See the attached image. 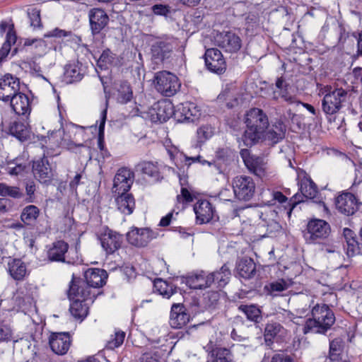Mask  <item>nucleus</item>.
<instances>
[{
	"instance_id": "6",
	"label": "nucleus",
	"mask_w": 362,
	"mask_h": 362,
	"mask_svg": "<svg viewBox=\"0 0 362 362\" xmlns=\"http://www.w3.org/2000/svg\"><path fill=\"white\" fill-rule=\"evenodd\" d=\"M331 232L329 224L322 219H313L307 225L304 238L308 243H320Z\"/></svg>"
},
{
	"instance_id": "55",
	"label": "nucleus",
	"mask_w": 362,
	"mask_h": 362,
	"mask_svg": "<svg viewBox=\"0 0 362 362\" xmlns=\"http://www.w3.org/2000/svg\"><path fill=\"white\" fill-rule=\"evenodd\" d=\"M28 169V165L26 163H16L15 166L8 167V172L11 175H22Z\"/></svg>"
},
{
	"instance_id": "4",
	"label": "nucleus",
	"mask_w": 362,
	"mask_h": 362,
	"mask_svg": "<svg viewBox=\"0 0 362 362\" xmlns=\"http://www.w3.org/2000/svg\"><path fill=\"white\" fill-rule=\"evenodd\" d=\"M176 43L173 37H157L151 44L152 62L158 65L170 64L175 54Z\"/></svg>"
},
{
	"instance_id": "12",
	"label": "nucleus",
	"mask_w": 362,
	"mask_h": 362,
	"mask_svg": "<svg viewBox=\"0 0 362 362\" xmlns=\"http://www.w3.org/2000/svg\"><path fill=\"white\" fill-rule=\"evenodd\" d=\"M215 43L227 52L235 53L242 47L240 37L233 32L220 33L215 37Z\"/></svg>"
},
{
	"instance_id": "25",
	"label": "nucleus",
	"mask_w": 362,
	"mask_h": 362,
	"mask_svg": "<svg viewBox=\"0 0 362 362\" xmlns=\"http://www.w3.org/2000/svg\"><path fill=\"white\" fill-rule=\"evenodd\" d=\"M258 216L264 223L263 225L267 228L269 233H272L279 231L281 228L278 213L274 209L264 208L259 211Z\"/></svg>"
},
{
	"instance_id": "50",
	"label": "nucleus",
	"mask_w": 362,
	"mask_h": 362,
	"mask_svg": "<svg viewBox=\"0 0 362 362\" xmlns=\"http://www.w3.org/2000/svg\"><path fill=\"white\" fill-rule=\"evenodd\" d=\"M220 295L217 291H209L203 296V303L206 308H214L218 304Z\"/></svg>"
},
{
	"instance_id": "15",
	"label": "nucleus",
	"mask_w": 362,
	"mask_h": 362,
	"mask_svg": "<svg viewBox=\"0 0 362 362\" xmlns=\"http://www.w3.org/2000/svg\"><path fill=\"white\" fill-rule=\"evenodd\" d=\"M206 362H233V354L230 349L213 344L210 341L205 347Z\"/></svg>"
},
{
	"instance_id": "52",
	"label": "nucleus",
	"mask_w": 362,
	"mask_h": 362,
	"mask_svg": "<svg viewBox=\"0 0 362 362\" xmlns=\"http://www.w3.org/2000/svg\"><path fill=\"white\" fill-rule=\"evenodd\" d=\"M197 134L198 142L204 143L205 141L212 136L214 132L211 126L204 125L197 129Z\"/></svg>"
},
{
	"instance_id": "33",
	"label": "nucleus",
	"mask_w": 362,
	"mask_h": 362,
	"mask_svg": "<svg viewBox=\"0 0 362 362\" xmlns=\"http://www.w3.org/2000/svg\"><path fill=\"white\" fill-rule=\"evenodd\" d=\"M40 214V209L35 205L25 206L21 214V221L26 226L33 227Z\"/></svg>"
},
{
	"instance_id": "24",
	"label": "nucleus",
	"mask_w": 362,
	"mask_h": 362,
	"mask_svg": "<svg viewBox=\"0 0 362 362\" xmlns=\"http://www.w3.org/2000/svg\"><path fill=\"white\" fill-rule=\"evenodd\" d=\"M69 245L64 240L54 242L47 250V259L49 262H59L73 264L71 260L66 259V253L68 252Z\"/></svg>"
},
{
	"instance_id": "60",
	"label": "nucleus",
	"mask_w": 362,
	"mask_h": 362,
	"mask_svg": "<svg viewBox=\"0 0 362 362\" xmlns=\"http://www.w3.org/2000/svg\"><path fill=\"white\" fill-rule=\"evenodd\" d=\"M152 11L156 15L167 16L170 12V7L167 5L156 4L152 6Z\"/></svg>"
},
{
	"instance_id": "54",
	"label": "nucleus",
	"mask_w": 362,
	"mask_h": 362,
	"mask_svg": "<svg viewBox=\"0 0 362 362\" xmlns=\"http://www.w3.org/2000/svg\"><path fill=\"white\" fill-rule=\"evenodd\" d=\"M194 196L186 187H182L180 194L177 196V201L178 203H189L193 202Z\"/></svg>"
},
{
	"instance_id": "59",
	"label": "nucleus",
	"mask_w": 362,
	"mask_h": 362,
	"mask_svg": "<svg viewBox=\"0 0 362 362\" xmlns=\"http://www.w3.org/2000/svg\"><path fill=\"white\" fill-rule=\"evenodd\" d=\"M71 35V31H66L64 30H62L59 28H55L49 33H46L45 35V37H67L70 36Z\"/></svg>"
},
{
	"instance_id": "39",
	"label": "nucleus",
	"mask_w": 362,
	"mask_h": 362,
	"mask_svg": "<svg viewBox=\"0 0 362 362\" xmlns=\"http://www.w3.org/2000/svg\"><path fill=\"white\" fill-rule=\"evenodd\" d=\"M115 88L118 92L117 100L121 103L129 102L133 96V92L127 81H118L115 83Z\"/></svg>"
},
{
	"instance_id": "22",
	"label": "nucleus",
	"mask_w": 362,
	"mask_h": 362,
	"mask_svg": "<svg viewBox=\"0 0 362 362\" xmlns=\"http://www.w3.org/2000/svg\"><path fill=\"white\" fill-rule=\"evenodd\" d=\"M197 222L204 224L210 222L215 216L216 211L212 204L206 199L199 200L194 205Z\"/></svg>"
},
{
	"instance_id": "9",
	"label": "nucleus",
	"mask_w": 362,
	"mask_h": 362,
	"mask_svg": "<svg viewBox=\"0 0 362 362\" xmlns=\"http://www.w3.org/2000/svg\"><path fill=\"white\" fill-rule=\"evenodd\" d=\"M158 233L148 228H134L127 234L129 244L138 247H146L152 240L157 238Z\"/></svg>"
},
{
	"instance_id": "28",
	"label": "nucleus",
	"mask_w": 362,
	"mask_h": 362,
	"mask_svg": "<svg viewBox=\"0 0 362 362\" xmlns=\"http://www.w3.org/2000/svg\"><path fill=\"white\" fill-rule=\"evenodd\" d=\"M213 275L206 274L204 271L187 279V284L193 289H203L213 285Z\"/></svg>"
},
{
	"instance_id": "62",
	"label": "nucleus",
	"mask_w": 362,
	"mask_h": 362,
	"mask_svg": "<svg viewBox=\"0 0 362 362\" xmlns=\"http://www.w3.org/2000/svg\"><path fill=\"white\" fill-rule=\"evenodd\" d=\"M141 362H159L158 356L156 352L144 353L141 358Z\"/></svg>"
},
{
	"instance_id": "36",
	"label": "nucleus",
	"mask_w": 362,
	"mask_h": 362,
	"mask_svg": "<svg viewBox=\"0 0 362 362\" xmlns=\"http://www.w3.org/2000/svg\"><path fill=\"white\" fill-rule=\"evenodd\" d=\"M64 80L67 83L80 81L83 77L81 65L78 63L69 64L64 68Z\"/></svg>"
},
{
	"instance_id": "31",
	"label": "nucleus",
	"mask_w": 362,
	"mask_h": 362,
	"mask_svg": "<svg viewBox=\"0 0 362 362\" xmlns=\"http://www.w3.org/2000/svg\"><path fill=\"white\" fill-rule=\"evenodd\" d=\"M117 209L122 214H131L135 208V200L132 194L127 192L120 193L115 199Z\"/></svg>"
},
{
	"instance_id": "7",
	"label": "nucleus",
	"mask_w": 362,
	"mask_h": 362,
	"mask_svg": "<svg viewBox=\"0 0 362 362\" xmlns=\"http://www.w3.org/2000/svg\"><path fill=\"white\" fill-rule=\"evenodd\" d=\"M336 209L345 216L354 215L362 206V202L351 192H341L334 201Z\"/></svg>"
},
{
	"instance_id": "41",
	"label": "nucleus",
	"mask_w": 362,
	"mask_h": 362,
	"mask_svg": "<svg viewBox=\"0 0 362 362\" xmlns=\"http://www.w3.org/2000/svg\"><path fill=\"white\" fill-rule=\"evenodd\" d=\"M136 170L154 180H158L160 172L156 163L151 161H141L136 165Z\"/></svg>"
},
{
	"instance_id": "8",
	"label": "nucleus",
	"mask_w": 362,
	"mask_h": 362,
	"mask_svg": "<svg viewBox=\"0 0 362 362\" xmlns=\"http://www.w3.org/2000/svg\"><path fill=\"white\" fill-rule=\"evenodd\" d=\"M233 189L238 199L249 201L255 194V183L249 176H236L233 180Z\"/></svg>"
},
{
	"instance_id": "49",
	"label": "nucleus",
	"mask_w": 362,
	"mask_h": 362,
	"mask_svg": "<svg viewBox=\"0 0 362 362\" xmlns=\"http://www.w3.org/2000/svg\"><path fill=\"white\" fill-rule=\"evenodd\" d=\"M115 54L107 49L103 52L97 64L101 69H107L108 65H112L115 62Z\"/></svg>"
},
{
	"instance_id": "3",
	"label": "nucleus",
	"mask_w": 362,
	"mask_h": 362,
	"mask_svg": "<svg viewBox=\"0 0 362 362\" xmlns=\"http://www.w3.org/2000/svg\"><path fill=\"white\" fill-rule=\"evenodd\" d=\"M346 98L347 91L343 88H337L325 94L322 99V111L327 115L329 122L334 124V127L339 128L344 120V117H339V112Z\"/></svg>"
},
{
	"instance_id": "64",
	"label": "nucleus",
	"mask_w": 362,
	"mask_h": 362,
	"mask_svg": "<svg viewBox=\"0 0 362 362\" xmlns=\"http://www.w3.org/2000/svg\"><path fill=\"white\" fill-rule=\"evenodd\" d=\"M25 190H26L27 195L29 197L28 202H33V195H34V193L35 191V185L34 182L31 181V182H27L26 185H25Z\"/></svg>"
},
{
	"instance_id": "48",
	"label": "nucleus",
	"mask_w": 362,
	"mask_h": 362,
	"mask_svg": "<svg viewBox=\"0 0 362 362\" xmlns=\"http://www.w3.org/2000/svg\"><path fill=\"white\" fill-rule=\"evenodd\" d=\"M300 189L302 196L307 199H313L317 194V186L310 180L303 182L300 185Z\"/></svg>"
},
{
	"instance_id": "27",
	"label": "nucleus",
	"mask_w": 362,
	"mask_h": 362,
	"mask_svg": "<svg viewBox=\"0 0 362 362\" xmlns=\"http://www.w3.org/2000/svg\"><path fill=\"white\" fill-rule=\"evenodd\" d=\"M13 111L18 115H29L31 111V102L25 93L20 91L10 100Z\"/></svg>"
},
{
	"instance_id": "46",
	"label": "nucleus",
	"mask_w": 362,
	"mask_h": 362,
	"mask_svg": "<svg viewBox=\"0 0 362 362\" xmlns=\"http://www.w3.org/2000/svg\"><path fill=\"white\" fill-rule=\"evenodd\" d=\"M238 310L242 311L251 321L258 322L261 318V310L255 305H240Z\"/></svg>"
},
{
	"instance_id": "21",
	"label": "nucleus",
	"mask_w": 362,
	"mask_h": 362,
	"mask_svg": "<svg viewBox=\"0 0 362 362\" xmlns=\"http://www.w3.org/2000/svg\"><path fill=\"white\" fill-rule=\"evenodd\" d=\"M49 344L51 349L57 355L65 354L71 345V337L68 332L52 333Z\"/></svg>"
},
{
	"instance_id": "10",
	"label": "nucleus",
	"mask_w": 362,
	"mask_h": 362,
	"mask_svg": "<svg viewBox=\"0 0 362 362\" xmlns=\"http://www.w3.org/2000/svg\"><path fill=\"white\" fill-rule=\"evenodd\" d=\"M20 79L10 74L0 78V100L8 102L20 91Z\"/></svg>"
},
{
	"instance_id": "32",
	"label": "nucleus",
	"mask_w": 362,
	"mask_h": 362,
	"mask_svg": "<svg viewBox=\"0 0 362 362\" xmlns=\"http://www.w3.org/2000/svg\"><path fill=\"white\" fill-rule=\"evenodd\" d=\"M236 268L239 275L246 279L252 278L256 274V265L251 258L240 259L237 263Z\"/></svg>"
},
{
	"instance_id": "38",
	"label": "nucleus",
	"mask_w": 362,
	"mask_h": 362,
	"mask_svg": "<svg viewBox=\"0 0 362 362\" xmlns=\"http://www.w3.org/2000/svg\"><path fill=\"white\" fill-rule=\"evenodd\" d=\"M69 310L74 318L83 320L88 314V303L81 300L80 298L74 299L70 305Z\"/></svg>"
},
{
	"instance_id": "45",
	"label": "nucleus",
	"mask_w": 362,
	"mask_h": 362,
	"mask_svg": "<svg viewBox=\"0 0 362 362\" xmlns=\"http://www.w3.org/2000/svg\"><path fill=\"white\" fill-rule=\"evenodd\" d=\"M9 132L21 141H23L28 137V131L23 123L15 122L9 127Z\"/></svg>"
},
{
	"instance_id": "1",
	"label": "nucleus",
	"mask_w": 362,
	"mask_h": 362,
	"mask_svg": "<svg viewBox=\"0 0 362 362\" xmlns=\"http://www.w3.org/2000/svg\"><path fill=\"white\" fill-rule=\"evenodd\" d=\"M335 322L332 310L325 303H316L311 309V317L306 320L303 331L304 334L313 332L325 334Z\"/></svg>"
},
{
	"instance_id": "11",
	"label": "nucleus",
	"mask_w": 362,
	"mask_h": 362,
	"mask_svg": "<svg viewBox=\"0 0 362 362\" xmlns=\"http://www.w3.org/2000/svg\"><path fill=\"white\" fill-rule=\"evenodd\" d=\"M205 64L208 70L221 74L226 69V62L221 52L216 48L207 49L204 54Z\"/></svg>"
},
{
	"instance_id": "61",
	"label": "nucleus",
	"mask_w": 362,
	"mask_h": 362,
	"mask_svg": "<svg viewBox=\"0 0 362 362\" xmlns=\"http://www.w3.org/2000/svg\"><path fill=\"white\" fill-rule=\"evenodd\" d=\"M272 362H293V358L284 352L275 354L272 358Z\"/></svg>"
},
{
	"instance_id": "51",
	"label": "nucleus",
	"mask_w": 362,
	"mask_h": 362,
	"mask_svg": "<svg viewBox=\"0 0 362 362\" xmlns=\"http://www.w3.org/2000/svg\"><path fill=\"white\" fill-rule=\"evenodd\" d=\"M264 288L268 291L269 294L274 295L275 292H281L286 290L288 288V284L284 280L280 279L270 283L265 286Z\"/></svg>"
},
{
	"instance_id": "20",
	"label": "nucleus",
	"mask_w": 362,
	"mask_h": 362,
	"mask_svg": "<svg viewBox=\"0 0 362 362\" xmlns=\"http://www.w3.org/2000/svg\"><path fill=\"white\" fill-rule=\"evenodd\" d=\"M247 150H243L241 155L247 169L256 176L262 178L266 175L267 163L264 159L255 156H246Z\"/></svg>"
},
{
	"instance_id": "2",
	"label": "nucleus",
	"mask_w": 362,
	"mask_h": 362,
	"mask_svg": "<svg viewBox=\"0 0 362 362\" xmlns=\"http://www.w3.org/2000/svg\"><path fill=\"white\" fill-rule=\"evenodd\" d=\"M245 123L247 129L242 139L245 146L249 147L262 138L269 127V120L262 110L253 108L247 114Z\"/></svg>"
},
{
	"instance_id": "57",
	"label": "nucleus",
	"mask_w": 362,
	"mask_h": 362,
	"mask_svg": "<svg viewBox=\"0 0 362 362\" xmlns=\"http://www.w3.org/2000/svg\"><path fill=\"white\" fill-rule=\"evenodd\" d=\"M12 331L11 328L4 324L0 325V342L12 340Z\"/></svg>"
},
{
	"instance_id": "30",
	"label": "nucleus",
	"mask_w": 362,
	"mask_h": 362,
	"mask_svg": "<svg viewBox=\"0 0 362 362\" xmlns=\"http://www.w3.org/2000/svg\"><path fill=\"white\" fill-rule=\"evenodd\" d=\"M344 342L341 338H335L329 342V355L325 362H348L342 358Z\"/></svg>"
},
{
	"instance_id": "42",
	"label": "nucleus",
	"mask_w": 362,
	"mask_h": 362,
	"mask_svg": "<svg viewBox=\"0 0 362 362\" xmlns=\"http://www.w3.org/2000/svg\"><path fill=\"white\" fill-rule=\"evenodd\" d=\"M173 113V105L171 103L164 101L158 103L156 110V118L158 122H166Z\"/></svg>"
},
{
	"instance_id": "13",
	"label": "nucleus",
	"mask_w": 362,
	"mask_h": 362,
	"mask_svg": "<svg viewBox=\"0 0 362 362\" xmlns=\"http://www.w3.org/2000/svg\"><path fill=\"white\" fill-rule=\"evenodd\" d=\"M101 246L107 255L118 250L123 241L122 235L106 228L99 237Z\"/></svg>"
},
{
	"instance_id": "23",
	"label": "nucleus",
	"mask_w": 362,
	"mask_h": 362,
	"mask_svg": "<svg viewBox=\"0 0 362 362\" xmlns=\"http://www.w3.org/2000/svg\"><path fill=\"white\" fill-rule=\"evenodd\" d=\"M200 115L199 110L195 104L190 102L181 103L175 112V115L180 122H194Z\"/></svg>"
},
{
	"instance_id": "35",
	"label": "nucleus",
	"mask_w": 362,
	"mask_h": 362,
	"mask_svg": "<svg viewBox=\"0 0 362 362\" xmlns=\"http://www.w3.org/2000/svg\"><path fill=\"white\" fill-rule=\"evenodd\" d=\"M343 234L347 244V255L354 256L359 254L361 252V243L357 240L355 233L352 230L345 228Z\"/></svg>"
},
{
	"instance_id": "53",
	"label": "nucleus",
	"mask_w": 362,
	"mask_h": 362,
	"mask_svg": "<svg viewBox=\"0 0 362 362\" xmlns=\"http://www.w3.org/2000/svg\"><path fill=\"white\" fill-rule=\"evenodd\" d=\"M125 332L123 331H117L113 337L108 341L107 346L110 349H114L120 346L124 340Z\"/></svg>"
},
{
	"instance_id": "16",
	"label": "nucleus",
	"mask_w": 362,
	"mask_h": 362,
	"mask_svg": "<svg viewBox=\"0 0 362 362\" xmlns=\"http://www.w3.org/2000/svg\"><path fill=\"white\" fill-rule=\"evenodd\" d=\"M32 170L34 177L41 183L49 182L53 177L48 158L45 156L33 160Z\"/></svg>"
},
{
	"instance_id": "37",
	"label": "nucleus",
	"mask_w": 362,
	"mask_h": 362,
	"mask_svg": "<svg viewBox=\"0 0 362 362\" xmlns=\"http://www.w3.org/2000/svg\"><path fill=\"white\" fill-rule=\"evenodd\" d=\"M209 274L210 275H213V284H214L216 288L224 287L229 282L231 276L230 267L228 264H224L219 270Z\"/></svg>"
},
{
	"instance_id": "17",
	"label": "nucleus",
	"mask_w": 362,
	"mask_h": 362,
	"mask_svg": "<svg viewBox=\"0 0 362 362\" xmlns=\"http://www.w3.org/2000/svg\"><path fill=\"white\" fill-rule=\"evenodd\" d=\"M133 183V173L127 168H122L117 170L113 182L114 192H127Z\"/></svg>"
},
{
	"instance_id": "19",
	"label": "nucleus",
	"mask_w": 362,
	"mask_h": 362,
	"mask_svg": "<svg viewBox=\"0 0 362 362\" xmlns=\"http://www.w3.org/2000/svg\"><path fill=\"white\" fill-rule=\"evenodd\" d=\"M190 315L180 303H174L171 307L170 324L173 328L180 329L187 325Z\"/></svg>"
},
{
	"instance_id": "58",
	"label": "nucleus",
	"mask_w": 362,
	"mask_h": 362,
	"mask_svg": "<svg viewBox=\"0 0 362 362\" xmlns=\"http://www.w3.org/2000/svg\"><path fill=\"white\" fill-rule=\"evenodd\" d=\"M29 18L30 20V25L34 28L41 27V18L40 11L37 10H33L29 13Z\"/></svg>"
},
{
	"instance_id": "40",
	"label": "nucleus",
	"mask_w": 362,
	"mask_h": 362,
	"mask_svg": "<svg viewBox=\"0 0 362 362\" xmlns=\"http://www.w3.org/2000/svg\"><path fill=\"white\" fill-rule=\"evenodd\" d=\"M153 287L155 292L167 299L177 292L176 287L161 279H157L154 281Z\"/></svg>"
},
{
	"instance_id": "56",
	"label": "nucleus",
	"mask_w": 362,
	"mask_h": 362,
	"mask_svg": "<svg viewBox=\"0 0 362 362\" xmlns=\"http://www.w3.org/2000/svg\"><path fill=\"white\" fill-rule=\"evenodd\" d=\"M274 191L270 189H265L260 193V199L263 204L268 206L273 205Z\"/></svg>"
},
{
	"instance_id": "43",
	"label": "nucleus",
	"mask_w": 362,
	"mask_h": 362,
	"mask_svg": "<svg viewBox=\"0 0 362 362\" xmlns=\"http://www.w3.org/2000/svg\"><path fill=\"white\" fill-rule=\"evenodd\" d=\"M315 303V299L313 296H304L301 300L300 304L296 309V315L299 317L307 316L310 313Z\"/></svg>"
},
{
	"instance_id": "44",
	"label": "nucleus",
	"mask_w": 362,
	"mask_h": 362,
	"mask_svg": "<svg viewBox=\"0 0 362 362\" xmlns=\"http://www.w3.org/2000/svg\"><path fill=\"white\" fill-rule=\"evenodd\" d=\"M283 329V327L279 322H271L267 323L264 332L265 341L267 343L272 342L273 339L277 337Z\"/></svg>"
},
{
	"instance_id": "26",
	"label": "nucleus",
	"mask_w": 362,
	"mask_h": 362,
	"mask_svg": "<svg viewBox=\"0 0 362 362\" xmlns=\"http://www.w3.org/2000/svg\"><path fill=\"white\" fill-rule=\"evenodd\" d=\"M85 282L91 289L103 286L105 284L107 272L104 269H88L84 274Z\"/></svg>"
},
{
	"instance_id": "63",
	"label": "nucleus",
	"mask_w": 362,
	"mask_h": 362,
	"mask_svg": "<svg viewBox=\"0 0 362 362\" xmlns=\"http://www.w3.org/2000/svg\"><path fill=\"white\" fill-rule=\"evenodd\" d=\"M280 96L281 98H283L286 102H287L289 104L300 103V101L297 100V99L295 96H293L288 93L286 89H283L281 90Z\"/></svg>"
},
{
	"instance_id": "47",
	"label": "nucleus",
	"mask_w": 362,
	"mask_h": 362,
	"mask_svg": "<svg viewBox=\"0 0 362 362\" xmlns=\"http://www.w3.org/2000/svg\"><path fill=\"white\" fill-rule=\"evenodd\" d=\"M0 196L10 197L14 199L22 197L23 193L18 187L8 186L5 183H0Z\"/></svg>"
},
{
	"instance_id": "29",
	"label": "nucleus",
	"mask_w": 362,
	"mask_h": 362,
	"mask_svg": "<svg viewBox=\"0 0 362 362\" xmlns=\"http://www.w3.org/2000/svg\"><path fill=\"white\" fill-rule=\"evenodd\" d=\"M286 131V127L284 122L278 121L267 131L264 139L269 145L276 144L284 139Z\"/></svg>"
},
{
	"instance_id": "18",
	"label": "nucleus",
	"mask_w": 362,
	"mask_h": 362,
	"mask_svg": "<svg viewBox=\"0 0 362 362\" xmlns=\"http://www.w3.org/2000/svg\"><path fill=\"white\" fill-rule=\"evenodd\" d=\"M89 23L93 35H97L107 25L109 17L101 8H93L88 12Z\"/></svg>"
},
{
	"instance_id": "14",
	"label": "nucleus",
	"mask_w": 362,
	"mask_h": 362,
	"mask_svg": "<svg viewBox=\"0 0 362 362\" xmlns=\"http://www.w3.org/2000/svg\"><path fill=\"white\" fill-rule=\"evenodd\" d=\"M68 296L70 300L80 298L81 300L93 303L95 294L92 293L91 289L83 280L73 279L68 291Z\"/></svg>"
},
{
	"instance_id": "5",
	"label": "nucleus",
	"mask_w": 362,
	"mask_h": 362,
	"mask_svg": "<svg viewBox=\"0 0 362 362\" xmlns=\"http://www.w3.org/2000/svg\"><path fill=\"white\" fill-rule=\"evenodd\" d=\"M153 82L156 90L166 97L174 95L180 88L178 78L168 71H160L155 74Z\"/></svg>"
},
{
	"instance_id": "34",
	"label": "nucleus",
	"mask_w": 362,
	"mask_h": 362,
	"mask_svg": "<svg viewBox=\"0 0 362 362\" xmlns=\"http://www.w3.org/2000/svg\"><path fill=\"white\" fill-rule=\"evenodd\" d=\"M8 271L16 281H22L27 274L25 264L20 259H13L8 264Z\"/></svg>"
}]
</instances>
